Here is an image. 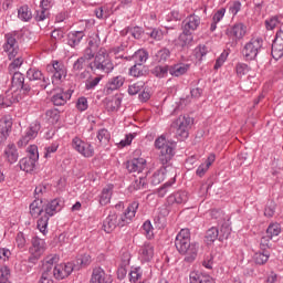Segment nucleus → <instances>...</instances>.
<instances>
[{"instance_id": "1", "label": "nucleus", "mask_w": 283, "mask_h": 283, "mask_svg": "<svg viewBox=\"0 0 283 283\" xmlns=\"http://www.w3.org/2000/svg\"><path fill=\"white\" fill-rule=\"evenodd\" d=\"M139 206L140 203H138V201H133L120 216H118L116 211H111L103 222L105 233H112L116 227H125V224H129V222L136 218Z\"/></svg>"}, {"instance_id": "2", "label": "nucleus", "mask_w": 283, "mask_h": 283, "mask_svg": "<svg viewBox=\"0 0 283 283\" xmlns=\"http://www.w3.org/2000/svg\"><path fill=\"white\" fill-rule=\"evenodd\" d=\"M175 247L180 253L185 255V262H195L198 258V249L200 247L196 242H191V231L189 229H181L175 239Z\"/></svg>"}, {"instance_id": "3", "label": "nucleus", "mask_w": 283, "mask_h": 283, "mask_svg": "<svg viewBox=\"0 0 283 283\" xmlns=\"http://www.w3.org/2000/svg\"><path fill=\"white\" fill-rule=\"evenodd\" d=\"M88 67L92 72L112 74V72H114V62H112L109 51L105 48H99L94 54L93 61L88 63Z\"/></svg>"}, {"instance_id": "4", "label": "nucleus", "mask_w": 283, "mask_h": 283, "mask_svg": "<svg viewBox=\"0 0 283 283\" xmlns=\"http://www.w3.org/2000/svg\"><path fill=\"white\" fill-rule=\"evenodd\" d=\"M63 209V201L59 198L52 199L44 205V214L38 220L36 228L42 235H48V224L53 216Z\"/></svg>"}, {"instance_id": "5", "label": "nucleus", "mask_w": 283, "mask_h": 283, "mask_svg": "<svg viewBox=\"0 0 283 283\" xmlns=\"http://www.w3.org/2000/svg\"><path fill=\"white\" fill-rule=\"evenodd\" d=\"M155 147L156 149H160L159 160L164 166L176 156V145L167 142L165 136H160L155 140Z\"/></svg>"}, {"instance_id": "6", "label": "nucleus", "mask_w": 283, "mask_h": 283, "mask_svg": "<svg viewBox=\"0 0 283 283\" xmlns=\"http://www.w3.org/2000/svg\"><path fill=\"white\" fill-rule=\"evenodd\" d=\"M262 45H264V40H262V38H252L247 42L242 50V55L245 61H255L258 54L262 52Z\"/></svg>"}, {"instance_id": "7", "label": "nucleus", "mask_w": 283, "mask_h": 283, "mask_svg": "<svg viewBox=\"0 0 283 283\" xmlns=\"http://www.w3.org/2000/svg\"><path fill=\"white\" fill-rule=\"evenodd\" d=\"M98 48V43L94 40H90L88 46L84 50L83 56L78 57L74 63H73V72H81L84 70L86 63H90L94 59V50Z\"/></svg>"}, {"instance_id": "8", "label": "nucleus", "mask_w": 283, "mask_h": 283, "mask_svg": "<svg viewBox=\"0 0 283 283\" xmlns=\"http://www.w3.org/2000/svg\"><path fill=\"white\" fill-rule=\"evenodd\" d=\"M17 34H19L17 31L4 34V43L2 49L10 61H12V59H17V54H19V42H17Z\"/></svg>"}, {"instance_id": "9", "label": "nucleus", "mask_w": 283, "mask_h": 283, "mask_svg": "<svg viewBox=\"0 0 283 283\" xmlns=\"http://www.w3.org/2000/svg\"><path fill=\"white\" fill-rule=\"evenodd\" d=\"M72 147L83 158H92L94 156V146L90 142L81 139V137H74L72 139Z\"/></svg>"}, {"instance_id": "10", "label": "nucleus", "mask_w": 283, "mask_h": 283, "mask_svg": "<svg viewBox=\"0 0 283 283\" xmlns=\"http://www.w3.org/2000/svg\"><path fill=\"white\" fill-rule=\"evenodd\" d=\"M193 123V119L191 117L182 116L180 115L176 122L175 125L177 126L176 135L179 138V140H186V138H189V127H191V124Z\"/></svg>"}, {"instance_id": "11", "label": "nucleus", "mask_w": 283, "mask_h": 283, "mask_svg": "<svg viewBox=\"0 0 283 283\" xmlns=\"http://www.w3.org/2000/svg\"><path fill=\"white\" fill-rule=\"evenodd\" d=\"M226 34L233 43H238L247 36V25L242 22H237L227 29Z\"/></svg>"}, {"instance_id": "12", "label": "nucleus", "mask_w": 283, "mask_h": 283, "mask_svg": "<svg viewBox=\"0 0 283 283\" xmlns=\"http://www.w3.org/2000/svg\"><path fill=\"white\" fill-rule=\"evenodd\" d=\"M48 249V243L39 237H33L31 240V247L29 248V253L31 255L30 260H39L45 250Z\"/></svg>"}, {"instance_id": "13", "label": "nucleus", "mask_w": 283, "mask_h": 283, "mask_svg": "<svg viewBox=\"0 0 283 283\" xmlns=\"http://www.w3.org/2000/svg\"><path fill=\"white\" fill-rule=\"evenodd\" d=\"M39 132H41V123L32 122L22 138L19 139L18 147H25L30 140H34L39 136Z\"/></svg>"}, {"instance_id": "14", "label": "nucleus", "mask_w": 283, "mask_h": 283, "mask_svg": "<svg viewBox=\"0 0 283 283\" xmlns=\"http://www.w3.org/2000/svg\"><path fill=\"white\" fill-rule=\"evenodd\" d=\"M27 78L32 82H36L38 87L40 90H46V87L50 85V78L44 77L43 73L39 69H29L27 71Z\"/></svg>"}, {"instance_id": "15", "label": "nucleus", "mask_w": 283, "mask_h": 283, "mask_svg": "<svg viewBox=\"0 0 283 283\" xmlns=\"http://www.w3.org/2000/svg\"><path fill=\"white\" fill-rule=\"evenodd\" d=\"M73 271L74 263H62L54 266L53 275L55 280H65V277H70V275H72Z\"/></svg>"}, {"instance_id": "16", "label": "nucleus", "mask_w": 283, "mask_h": 283, "mask_svg": "<svg viewBox=\"0 0 283 283\" xmlns=\"http://www.w3.org/2000/svg\"><path fill=\"white\" fill-rule=\"evenodd\" d=\"M72 94H74L73 90L63 91L60 88L56 91V93L53 94L51 101L53 105H55L56 107H61L65 105L70 101V98H72Z\"/></svg>"}, {"instance_id": "17", "label": "nucleus", "mask_w": 283, "mask_h": 283, "mask_svg": "<svg viewBox=\"0 0 283 283\" xmlns=\"http://www.w3.org/2000/svg\"><path fill=\"white\" fill-rule=\"evenodd\" d=\"M12 132V117L3 116L0 118V145L8 140V136Z\"/></svg>"}, {"instance_id": "18", "label": "nucleus", "mask_w": 283, "mask_h": 283, "mask_svg": "<svg viewBox=\"0 0 283 283\" xmlns=\"http://www.w3.org/2000/svg\"><path fill=\"white\" fill-rule=\"evenodd\" d=\"M283 32L277 31L275 39L272 43V57L275 61H280V59L283 57V38H282Z\"/></svg>"}, {"instance_id": "19", "label": "nucleus", "mask_w": 283, "mask_h": 283, "mask_svg": "<svg viewBox=\"0 0 283 283\" xmlns=\"http://www.w3.org/2000/svg\"><path fill=\"white\" fill-rule=\"evenodd\" d=\"M123 85H125V77L123 75L111 77L105 85L104 92L109 96V94L116 92V90H120Z\"/></svg>"}, {"instance_id": "20", "label": "nucleus", "mask_w": 283, "mask_h": 283, "mask_svg": "<svg viewBox=\"0 0 283 283\" xmlns=\"http://www.w3.org/2000/svg\"><path fill=\"white\" fill-rule=\"evenodd\" d=\"M112 274H108L103 268H95L92 272L91 283H112Z\"/></svg>"}, {"instance_id": "21", "label": "nucleus", "mask_w": 283, "mask_h": 283, "mask_svg": "<svg viewBox=\"0 0 283 283\" xmlns=\"http://www.w3.org/2000/svg\"><path fill=\"white\" fill-rule=\"evenodd\" d=\"M49 72H52V83L57 85V83L65 76V66L59 63V61H54L52 65L48 66Z\"/></svg>"}, {"instance_id": "22", "label": "nucleus", "mask_w": 283, "mask_h": 283, "mask_svg": "<svg viewBox=\"0 0 283 283\" xmlns=\"http://www.w3.org/2000/svg\"><path fill=\"white\" fill-rule=\"evenodd\" d=\"M112 196H114V185L109 184L102 189L97 197L101 207H107L112 202Z\"/></svg>"}, {"instance_id": "23", "label": "nucleus", "mask_w": 283, "mask_h": 283, "mask_svg": "<svg viewBox=\"0 0 283 283\" xmlns=\"http://www.w3.org/2000/svg\"><path fill=\"white\" fill-rule=\"evenodd\" d=\"M145 167H147V160L145 158H135L127 163V170L130 174H140L145 170Z\"/></svg>"}, {"instance_id": "24", "label": "nucleus", "mask_w": 283, "mask_h": 283, "mask_svg": "<svg viewBox=\"0 0 283 283\" xmlns=\"http://www.w3.org/2000/svg\"><path fill=\"white\" fill-rule=\"evenodd\" d=\"M139 260L140 262H151L154 260V244L146 242L139 249Z\"/></svg>"}, {"instance_id": "25", "label": "nucleus", "mask_w": 283, "mask_h": 283, "mask_svg": "<svg viewBox=\"0 0 283 283\" xmlns=\"http://www.w3.org/2000/svg\"><path fill=\"white\" fill-rule=\"evenodd\" d=\"M184 30L186 32H196V30H198V28H200V17L196 15V14H191L188 15L184 22Z\"/></svg>"}, {"instance_id": "26", "label": "nucleus", "mask_w": 283, "mask_h": 283, "mask_svg": "<svg viewBox=\"0 0 283 283\" xmlns=\"http://www.w3.org/2000/svg\"><path fill=\"white\" fill-rule=\"evenodd\" d=\"M4 160L10 165H14L17 160H19V150L17 149V145L8 144L4 148Z\"/></svg>"}, {"instance_id": "27", "label": "nucleus", "mask_w": 283, "mask_h": 283, "mask_svg": "<svg viewBox=\"0 0 283 283\" xmlns=\"http://www.w3.org/2000/svg\"><path fill=\"white\" fill-rule=\"evenodd\" d=\"M190 283H216V279H213L209 274H205L199 271L190 272Z\"/></svg>"}, {"instance_id": "28", "label": "nucleus", "mask_w": 283, "mask_h": 283, "mask_svg": "<svg viewBox=\"0 0 283 283\" xmlns=\"http://www.w3.org/2000/svg\"><path fill=\"white\" fill-rule=\"evenodd\" d=\"M19 97L17 93L12 90L7 91L4 94L0 95V107H10L12 103H17Z\"/></svg>"}, {"instance_id": "29", "label": "nucleus", "mask_w": 283, "mask_h": 283, "mask_svg": "<svg viewBox=\"0 0 283 283\" xmlns=\"http://www.w3.org/2000/svg\"><path fill=\"white\" fill-rule=\"evenodd\" d=\"M85 36L84 31H71L67 34V45L70 48H76L81 44V41H83Z\"/></svg>"}, {"instance_id": "30", "label": "nucleus", "mask_w": 283, "mask_h": 283, "mask_svg": "<svg viewBox=\"0 0 283 283\" xmlns=\"http://www.w3.org/2000/svg\"><path fill=\"white\" fill-rule=\"evenodd\" d=\"M12 81H11V92H19V90H23V84L25 83V77L21 72L12 73Z\"/></svg>"}, {"instance_id": "31", "label": "nucleus", "mask_w": 283, "mask_h": 283, "mask_svg": "<svg viewBox=\"0 0 283 283\" xmlns=\"http://www.w3.org/2000/svg\"><path fill=\"white\" fill-rule=\"evenodd\" d=\"M30 209V216L33 218H39L43 211H45V205H43V200L35 199L33 202L29 206Z\"/></svg>"}, {"instance_id": "32", "label": "nucleus", "mask_w": 283, "mask_h": 283, "mask_svg": "<svg viewBox=\"0 0 283 283\" xmlns=\"http://www.w3.org/2000/svg\"><path fill=\"white\" fill-rule=\"evenodd\" d=\"M191 65L187 63H177L169 67V74L171 76H184V74H187L189 72Z\"/></svg>"}, {"instance_id": "33", "label": "nucleus", "mask_w": 283, "mask_h": 283, "mask_svg": "<svg viewBox=\"0 0 283 283\" xmlns=\"http://www.w3.org/2000/svg\"><path fill=\"white\" fill-rule=\"evenodd\" d=\"M36 160L30 158V157H24L20 159L19 161V167L21 171H25V174H32L34 169H36Z\"/></svg>"}, {"instance_id": "34", "label": "nucleus", "mask_w": 283, "mask_h": 283, "mask_svg": "<svg viewBox=\"0 0 283 283\" xmlns=\"http://www.w3.org/2000/svg\"><path fill=\"white\" fill-rule=\"evenodd\" d=\"M59 263V255L56 254H51L48 255L44 260H43V273H48V275H50V273H52V269H54V264Z\"/></svg>"}, {"instance_id": "35", "label": "nucleus", "mask_w": 283, "mask_h": 283, "mask_svg": "<svg viewBox=\"0 0 283 283\" xmlns=\"http://www.w3.org/2000/svg\"><path fill=\"white\" fill-rule=\"evenodd\" d=\"M124 98H125V95L123 93L115 94L112 101L107 103V107L109 112H117V109H120V105H123Z\"/></svg>"}, {"instance_id": "36", "label": "nucleus", "mask_w": 283, "mask_h": 283, "mask_svg": "<svg viewBox=\"0 0 283 283\" xmlns=\"http://www.w3.org/2000/svg\"><path fill=\"white\" fill-rule=\"evenodd\" d=\"M282 233V226L277 222H272L269 224L266 229V238L268 240H273L274 238H277Z\"/></svg>"}, {"instance_id": "37", "label": "nucleus", "mask_w": 283, "mask_h": 283, "mask_svg": "<svg viewBox=\"0 0 283 283\" xmlns=\"http://www.w3.org/2000/svg\"><path fill=\"white\" fill-rule=\"evenodd\" d=\"M193 42V33L186 31L184 29V32L179 35L178 38V45H180V48H188V45H191V43Z\"/></svg>"}, {"instance_id": "38", "label": "nucleus", "mask_w": 283, "mask_h": 283, "mask_svg": "<svg viewBox=\"0 0 283 283\" xmlns=\"http://www.w3.org/2000/svg\"><path fill=\"white\" fill-rule=\"evenodd\" d=\"M18 18L20 21H24V23L32 21V10L28 4H23L18 9Z\"/></svg>"}, {"instance_id": "39", "label": "nucleus", "mask_w": 283, "mask_h": 283, "mask_svg": "<svg viewBox=\"0 0 283 283\" xmlns=\"http://www.w3.org/2000/svg\"><path fill=\"white\" fill-rule=\"evenodd\" d=\"M187 200H189V193H187V191H182V190L177 191L169 197V201L176 202L177 205H182V203L187 202Z\"/></svg>"}, {"instance_id": "40", "label": "nucleus", "mask_w": 283, "mask_h": 283, "mask_svg": "<svg viewBox=\"0 0 283 283\" xmlns=\"http://www.w3.org/2000/svg\"><path fill=\"white\" fill-rule=\"evenodd\" d=\"M147 59H149V53L143 49H139L133 55V61H135L136 65H144V63H147Z\"/></svg>"}, {"instance_id": "41", "label": "nucleus", "mask_w": 283, "mask_h": 283, "mask_svg": "<svg viewBox=\"0 0 283 283\" xmlns=\"http://www.w3.org/2000/svg\"><path fill=\"white\" fill-rule=\"evenodd\" d=\"M167 174V166H163L160 169L156 170L151 177V185H160L165 180V175Z\"/></svg>"}, {"instance_id": "42", "label": "nucleus", "mask_w": 283, "mask_h": 283, "mask_svg": "<svg viewBox=\"0 0 283 283\" xmlns=\"http://www.w3.org/2000/svg\"><path fill=\"white\" fill-rule=\"evenodd\" d=\"M129 282L138 283L143 279V269L140 266L130 268Z\"/></svg>"}, {"instance_id": "43", "label": "nucleus", "mask_w": 283, "mask_h": 283, "mask_svg": "<svg viewBox=\"0 0 283 283\" xmlns=\"http://www.w3.org/2000/svg\"><path fill=\"white\" fill-rule=\"evenodd\" d=\"M282 15H273L271 18H269L268 20H265V28L266 30H275L276 27L280 25V23H282Z\"/></svg>"}, {"instance_id": "44", "label": "nucleus", "mask_w": 283, "mask_h": 283, "mask_svg": "<svg viewBox=\"0 0 283 283\" xmlns=\"http://www.w3.org/2000/svg\"><path fill=\"white\" fill-rule=\"evenodd\" d=\"M101 81H103L102 76L88 77L85 81V90H87V92H92V91L96 90V87H98V83H101Z\"/></svg>"}, {"instance_id": "45", "label": "nucleus", "mask_w": 283, "mask_h": 283, "mask_svg": "<svg viewBox=\"0 0 283 283\" xmlns=\"http://www.w3.org/2000/svg\"><path fill=\"white\" fill-rule=\"evenodd\" d=\"M218 238H220V230H218L216 227L210 228L206 233L208 244H213V241L218 240Z\"/></svg>"}, {"instance_id": "46", "label": "nucleus", "mask_w": 283, "mask_h": 283, "mask_svg": "<svg viewBox=\"0 0 283 283\" xmlns=\"http://www.w3.org/2000/svg\"><path fill=\"white\" fill-rule=\"evenodd\" d=\"M142 231L147 240H151L154 238V226L151 224V221L146 220L142 226Z\"/></svg>"}, {"instance_id": "47", "label": "nucleus", "mask_w": 283, "mask_h": 283, "mask_svg": "<svg viewBox=\"0 0 283 283\" xmlns=\"http://www.w3.org/2000/svg\"><path fill=\"white\" fill-rule=\"evenodd\" d=\"M250 70L251 66H249L247 63L239 62L235 65V73L239 78H242V76H247Z\"/></svg>"}, {"instance_id": "48", "label": "nucleus", "mask_w": 283, "mask_h": 283, "mask_svg": "<svg viewBox=\"0 0 283 283\" xmlns=\"http://www.w3.org/2000/svg\"><path fill=\"white\" fill-rule=\"evenodd\" d=\"M153 74L157 76V78H165L169 74V66L157 65L154 67Z\"/></svg>"}, {"instance_id": "49", "label": "nucleus", "mask_w": 283, "mask_h": 283, "mask_svg": "<svg viewBox=\"0 0 283 283\" xmlns=\"http://www.w3.org/2000/svg\"><path fill=\"white\" fill-rule=\"evenodd\" d=\"M144 87H145V82H143V81H139V82H136L134 84H130L128 86V94H129V96H136V94H138V92L144 90Z\"/></svg>"}, {"instance_id": "50", "label": "nucleus", "mask_w": 283, "mask_h": 283, "mask_svg": "<svg viewBox=\"0 0 283 283\" xmlns=\"http://www.w3.org/2000/svg\"><path fill=\"white\" fill-rule=\"evenodd\" d=\"M171 56L169 49H161L156 53V61L165 63Z\"/></svg>"}, {"instance_id": "51", "label": "nucleus", "mask_w": 283, "mask_h": 283, "mask_svg": "<svg viewBox=\"0 0 283 283\" xmlns=\"http://www.w3.org/2000/svg\"><path fill=\"white\" fill-rule=\"evenodd\" d=\"M269 258H271V254L268 252H256L254 254V262L260 265L266 264V262H269Z\"/></svg>"}, {"instance_id": "52", "label": "nucleus", "mask_w": 283, "mask_h": 283, "mask_svg": "<svg viewBox=\"0 0 283 283\" xmlns=\"http://www.w3.org/2000/svg\"><path fill=\"white\" fill-rule=\"evenodd\" d=\"M75 107L78 112H87V108L90 107V102H87V97H78Z\"/></svg>"}, {"instance_id": "53", "label": "nucleus", "mask_w": 283, "mask_h": 283, "mask_svg": "<svg viewBox=\"0 0 283 283\" xmlns=\"http://www.w3.org/2000/svg\"><path fill=\"white\" fill-rule=\"evenodd\" d=\"M136 138V133H130L125 136L124 139H122L118 144L117 147L119 149H123L124 147H129L132 145V142Z\"/></svg>"}, {"instance_id": "54", "label": "nucleus", "mask_w": 283, "mask_h": 283, "mask_svg": "<svg viewBox=\"0 0 283 283\" xmlns=\"http://www.w3.org/2000/svg\"><path fill=\"white\" fill-rule=\"evenodd\" d=\"M28 156L27 158H31L32 160H35L39 163V147L36 145H30L27 148Z\"/></svg>"}, {"instance_id": "55", "label": "nucleus", "mask_w": 283, "mask_h": 283, "mask_svg": "<svg viewBox=\"0 0 283 283\" xmlns=\"http://www.w3.org/2000/svg\"><path fill=\"white\" fill-rule=\"evenodd\" d=\"M15 245L18 249H28V239L23 232H19L15 237Z\"/></svg>"}, {"instance_id": "56", "label": "nucleus", "mask_w": 283, "mask_h": 283, "mask_svg": "<svg viewBox=\"0 0 283 283\" xmlns=\"http://www.w3.org/2000/svg\"><path fill=\"white\" fill-rule=\"evenodd\" d=\"M208 53H209V50L205 45H199L195 49V56L199 61H202Z\"/></svg>"}, {"instance_id": "57", "label": "nucleus", "mask_w": 283, "mask_h": 283, "mask_svg": "<svg viewBox=\"0 0 283 283\" xmlns=\"http://www.w3.org/2000/svg\"><path fill=\"white\" fill-rule=\"evenodd\" d=\"M23 65V57H17L9 64V73L12 74Z\"/></svg>"}, {"instance_id": "58", "label": "nucleus", "mask_w": 283, "mask_h": 283, "mask_svg": "<svg viewBox=\"0 0 283 283\" xmlns=\"http://www.w3.org/2000/svg\"><path fill=\"white\" fill-rule=\"evenodd\" d=\"M227 59H229V52L223 51L220 56L216 60L214 70H220L227 63Z\"/></svg>"}, {"instance_id": "59", "label": "nucleus", "mask_w": 283, "mask_h": 283, "mask_svg": "<svg viewBox=\"0 0 283 283\" xmlns=\"http://www.w3.org/2000/svg\"><path fill=\"white\" fill-rule=\"evenodd\" d=\"M229 235H231V227L229 224L221 226L220 232H219V240H228Z\"/></svg>"}, {"instance_id": "60", "label": "nucleus", "mask_w": 283, "mask_h": 283, "mask_svg": "<svg viewBox=\"0 0 283 283\" xmlns=\"http://www.w3.org/2000/svg\"><path fill=\"white\" fill-rule=\"evenodd\" d=\"M109 130L102 128L97 132V139L99 143H109Z\"/></svg>"}, {"instance_id": "61", "label": "nucleus", "mask_w": 283, "mask_h": 283, "mask_svg": "<svg viewBox=\"0 0 283 283\" xmlns=\"http://www.w3.org/2000/svg\"><path fill=\"white\" fill-rule=\"evenodd\" d=\"M265 218H273L275 216V201H269L264 210Z\"/></svg>"}, {"instance_id": "62", "label": "nucleus", "mask_w": 283, "mask_h": 283, "mask_svg": "<svg viewBox=\"0 0 283 283\" xmlns=\"http://www.w3.org/2000/svg\"><path fill=\"white\" fill-rule=\"evenodd\" d=\"M56 151H59V143H53L45 147L44 158H52V154H56Z\"/></svg>"}, {"instance_id": "63", "label": "nucleus", "mask_w": 283, "mask_h": 283, "mask_svg": "<svg viewBox=\"0 0 283 283\" xmlns=\"http://www.w3.org/2000/svg\"><path fill=\"white\" fill-rule=\"evenodd\" d=\"M46 116L49 117V120H51V123H59V118H61L59 109L46 111Z\"/></svg>"}, {"instance_id": "64", "label": "nucleus", "mask_w": 283, "mask_h": 283, "mask_svg": "<svg viewBox=\"0 0 283 283\" xmlns=\"http://www.w3.org/2000/svg\"><path fill=\"white\" fill-rule=\"evenodd\" d=\"M48 14H50V13L45 9L38 10V11H35L34 20L38 23H41V21H45V19H48Z\"/></svg>"}]
</instances>
